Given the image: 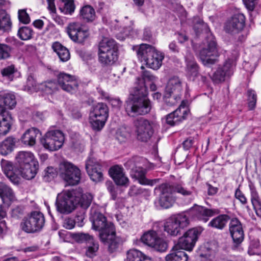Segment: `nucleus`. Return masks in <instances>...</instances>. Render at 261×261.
Listing matches in <instances>:
<instances>
[{"label":"nucleus","mask_w":261,"mask_h":261,"mask_svg":"<svg viewBox=\"0 0 261 261\" xmlns=\"http://www.w3.org/2000/svg\"><path fill=\"white\" fill-rule=\"evenodd\" d=\"M142 80L138 79L140 85L136 87L135 94L130 95L125 102V110L127 114L131 117L139 115H145L151 109L150 101L147 97L148 92L145 82H154L157 77L150 71L144 70L142 73Z\"/></svg>","instance_id":"f257e3e1"},{"label":"nucleus","mask_w":261,"mask_h":261,"mask_svg":"<svg viewBox=\"0 0 261 261\" xmlns=\"http://www.w3.org/2000/svg\"><path fill=\"white\" fill-rule=\"evenodd\" d=\"M194 191V187H187L185 184L168 183L162 184L154 188V193L159 196V203L163 208L171 207L175 201V193L183 196H190Z\"/></svg>","instance_id":"f03ea898"},{"label":"nucleus","mask_w":261,"mask_h":261,"mask_svg":"<svg viewBox=\"0 0 261 261\" xmlns=\"http://www.w3.org/2000/svg\"><path fill=\"white\" fill-rule=\"evenodd\" d=\"M92 227L99 232L100 240L109 245V249L113 252L117 248V243L115 241V229L113 224L108 222L106 217L102 214L96 213L92 221Z\"/></svg>","instance_id":"7ed1b4c3"},{"label":"nucleus","mask_w":261,"mask_h":261,"mask_svg":"<svg viewBox=\"0 0 261 261\" xmlns=\"http://www.w3.org/2000/svg\"><path fill=\"white\" fill-rule=\"evenodd\" d=\"M137 54L139 60L144 61L148 67L153 70H158L161 67L164 59L163 53L147 44H141L137 50Z\"/></svg>","instance_id":"20e7f679"},{"label":"nucleus","mask_w":261,"mask_h":261,"mask_svg":"<svg viewBox=\"0 0 261 261\" xmlns=\"http://www.w3.org/2000/svg\"><path fill=\"white\" fill-rule=\"evenodd\" d=\"M78 191L67 190L58 194L56 201L57 211L61 214L67 215L72 212L77 205L75 197L80 195Z\"/></svg>","instance_id":"39448f33"},{"label":"nucleus","mask_w":261,"mask_h":261,"mask_svg":"<svg viewBox=\"0 0 261 261\" xmlns=\"http://www.w3.org/2000/svg\"><path fill=\"white\" fill-rule=\"evenodd\" d=\"M219 55L215 38L212 34H208L199 51V59L204 65L209 66L217 62Z\"/></svg>","instance_id":"423d86ee"},{"label":"nucleus","mask_w":261,"mask_h":261,"mask_svg":"<svg viewBox=\"0 0 261 261\" xmlns=\"http://www.w3.org/2000/svg\"><path fill=\"white\" fill-rule=\"evenodd\" d=\"M44 223L45 218L43 214L34 211L23 218L20 223V227L25 232L35 233L42 229Z\"/></svg>","instance_id":"0eeeda50"},{"label":"nucleus","mask_w":261,"mask_h":261,"mask_svg":"<svg viewBox=\"0 0 261 261\" xmlns=\"http://www.w3.org/2000/svg\"><path fill=\"white\" fill-rule=\"evenodd\" d=\"M109 116V109L103 103H98L90 112L89 122L92 128L97 131L100 130L104 126Z\"/></svg>","instance_id":"6e6552de"},{"label":"nucleus","mask_w":261,"mask_h":261,"mask_svg":"<svg viewBox=\"0 0 261 261\" xmlns=\"http://www.w3.org/2000/svg\"><path fill=\"white\" fill-rule=\"evenodd\" d=\"M189 220L186 213H182L168 219L164 224V230L171 236H176L180 230L187 227Z\"/></svg>","instance_id":"1a4fd4ad"},{"label":"nucleus","mask_w":261,"mask_h":261,"mask_svg":"<svg viewBox=\"0 0 261 261\" xmlns=\"http://www.w3.org/2000/svg\"><path fill=\"white\" fill-rule=\"evenodd\" d=\"M181 83L177 77L170 79L166 87L164 96L165 102L169 106L175 105L180 100Z\"/></svg>","instance_id":"9d476101"},{"label":"nucleus","mask_w":261,"mask_h":261,"mask_svg":"<svg viewBox=\"0 0 261 261\" xmlns=\"http://www.w3.org/2000/svg\"><path fill=\"white\" fill-rule=\"evenodd\" d=\"M59 171L62 177L70 185H77L81 180V170L71 162L64 161L61 163Z\"/></svg>","instance_id":"9b49d317"},{"label":"nucleus","mask_w":261,"mask_h":261,"mask_svg":"<svg viewBox=\"0 0 261 261\" xmlns=\"http://www.w3.org/2000/svg\"><path fill=\"white\" fill-rule=\"evenodd\" d=\"M64 136L62 132L59 130L48 131L44 137L40 140L41 144L46 149L49 151H56L63 145Z\"/></svg>","instance_id":"f8f14e48"},{"label":"nucleus","mask_w":261,"mask_h":261,"mask_svg":"<svg viewBox=\"0 0 261 261\" xmlns=\"http://www.w3.org/2000/svg\"><path fill=\"white\" fill-rule=\"evenodd\" d=\"M201 232V228L190 229L178 239V242L174 246L180 250L191 251Z\"/></svg>","instance_id":"ddd939ff"},{"label":"nucleus","mask_w":261,"mask_h":261,"mask_svg":"<svg viewBox=\"0 0 261 261\" xmlns=\"http://www.w3.org/2000/svg\"><path fill=\"white\" fill-rule=\"evenodd\" d=\"M141 240L144 244L159 252H164L168 248L167 243L160 238L154 230H150L145 232L142 236Z\"/></svg>","instance_id":"4468645a"},{"label":"nucleus","mask_w":261,"mask_h":261,"mask_svg":"<svg viewBox=\"0 0 261 261\" xmlns=\"http://www.w3.org/2000/svg\"><path fill=\"white\" fill-rule=\"evenodd\" d=\"M152 124V122L144 118L137 119L134 125L137 139L142 142L147 141L153 133Z\"/></svg>","instance_id":"2eb2a0df"},{"label":"nucleus","mask_w":261,"mask_h":261,"mask_svg":"<svg viewBox=\"0 0 261 261\" xmlns=\"http://www.w3.org/2000/svg\"><path fill=\"white\" fill-rule=\"evenodd\" d=\"M236 59L228 58L222 65H220L211 77L215 83L224 82L226 78L231 76L236 66Z\"/></svg>","instance_id":"dca6fc26"},{"label":"nucleus","mask_w":261,"mask_h":261,"mask_svg":"<svg viewBox=\"0 0 261 261\" xmlns=\"http://www.w3.org/2000/svg\"><path fill=\"white\" fill-rule=\"evenodd\" d=\"M217 245L213 242H207L201 246L199 255L200 261H237L234 257L226 256L215 259Z\"/></svg>","instance_id":"f3484780"},{"label":"nucleus","mask_w":261,"mask_h":261,"mask_svg":"<svg viewBox=\"0 0 261 261\" xmlns=\"http://www.w3.org/2000/svg\"><path fill=\"white\" fill-rule=\"evenodd\" d=\"M67 33L72 40L80 43H83L89 36L88 31L83 28L80 22H77L68 24Z\"/></svg>","instance_id":"a211bd4d"},{"label":"nucleus","mask_w":261,"mask_h":261,"mask_svg":"<svg viewBox=\"0 0 261 261\" xmlns=\"http://www.w3.org/2000/svg\"><path fill=\"white\" fill-rule=\"evenodd\" d=\"M57 80L59 85L65 91L73 93L77 90L78 82L70 74L61 72L58 74Z\"/></svg>","instance_id":"6ab92c4d"},{"label":"nucleus","mask_w":261,"mask_h":261,"mask_svg":"<svg viewBox=\"0 0 261 261\" xmlns=\"http://www.w3.org/2000/svg\"><path fill=\"white\" fill-rule=\"evenodd\" d=\"M245 23V16L243 14H237L226 23L225 30L232 35L238 34L243 29Z\"/></svg>","instance_id":"aec40b11"},{"label":"nucleus","mask_w":261,"mask_h":261,"mask_svg":"<svg viewBox=\"0 0 261 261\" xmlns=\"http://www.w3.org/2000/svg\"><path fill=\"white\" fill-rule=\"evenodd\" d=\"M100 165L93 158H89L86 163V169L91 180L99 182L102 180Z\"/></svg>","instance_id":"412c9836"},{"label":"nucleus","mask_w":261,"mask_h":261,"mask_svg":"<svg viewBox=\"0 0 261 261\" xmlns=\"http://www.w3.org/2000/svg\"><path fill=\"white\" fill-rule=\"evenodd\" d=\"M188 114V108L182 101L178 108L167 116L166 123L170 126H174L185 119Z\"/></svg>","instance_id":"4be33fe9"},{"label":"nucleus","mask_w":261,"mask_h":261,"mask_svg":"<svg viewBox=\"0 0 261 261\" xmlns=\"http://www.w3.org/2000/svg\"><path fill=\"white\" fill-rule=\"evenodd\" d=\"M16 105V96L12 92H0V112L9 113L7 108L13 109Z\"/></svg>","instance_id":"5701e85b"},{"label":"nucleus","mask_w":261,"mask_h":261,"mask_svg":"<svg viewBox=\"0 0 261 261\" xmlns=\"http://www.w3.org/2000/svg\"><path fill=\"white\" fill-rule=\"evenodd\" d=\"M109 174L117 185L127 187L129 179L125 175L122 167L115 165L109 169Z\"/></svg>","instance_id":"b1692460"},{"label":"nucleus","mask_w":261,"mask_h":261,"mask_svg":"<svg viewBox=\"0 0 261 261\" xmlns=\"http://www.w3.org/2000/svg\"><path fill=\"white\" fill-rule=\"evenodd\" d=\"M229 229L233 242L237 244H240L244 237L241 222L237 218L231 219L229 224Z\"/></svg>","instance_id":"393cba45"},{"label":"nucleus","mask_w":261,"mask_h":261,"mask_svg":"<svg viewBox=\"0 0 261 261\" xmlns=\"http://www.w3.org/2000/svg\"><path fill=\"white\" fill-rule=\"evenodd\" d=\"M15 160L18 168L38 164L34 154L30 151H21L17 152Z\"/></svg>","instance_id":"a878e982"},{"label":"nucleus","mask_w":261,"mask_h":261,"mask_svg":"<svg viewBox=\"0 0 261 261\" xmlns=\"http://www.w3.org/2000/svg\"><path fill=\"white\" fill-rule=\"evenodd\" d=\"M2 168L4 174L14 185H18L20 182V177L17 173L18 171L14 170L12 162L2 160Z\"/></svg>","instance_id":"bb28decb"},{"label":"nucleus","mask_w":261,"mask_h":261,"mask_svg":"<svg viewBox=\"0 0 261 261\" xmlns=\"http://www.w3.org/2000/svg\"><path fill=\"white\" fill-rule=\"evenodd\" d=\"M118 46L116 41L108 38L101 40L98 44V55L100 56L108 53L118 51Z\"/></svg>","instance_id":"cd10ccee"},{"label":"nucleus","mask_w":261,"mask_h":261,"mask_svg":"<svg viewBox=\"0 0 261 261\" xmlns=\"http://www.w3.org/2000/svg\"><path fill=\"white\" fill-rule=\"evenodd\" d=\"M185 60L187 76L190 80L194 81L199 74L198 64L195 61L194 57L190 54L186 56Z\"/></svg>","instance_id":"c85d7f7f"},{"label":"nucleus","mask_w":261,"mask_h":261,"mask_svg":"<svg viewBox=\"0 0 261 261\" xmlns=\"http://www.w3.org/2000/svg\"><path fill=\"white\" fill-rule=\"evenodd\" d=\"M41 134L40 130L35 127L28 129L21 137V141L24 145L32 147L36 143V139Z\"/></svg>","instance_id":"c756f323"},{"label":"nucleus","mask_w":261,"mask_h":261,"mask_svg":"<svg viewBox=\"0 0 261 261\" xmlns=\"http://www.w3.org/2000/svg\"><path fill=\"white\" fill-rule=\"evenodd\" d=\"M190 212L194 213L198 219L203 220L205 222L208 220L206 217H212L219 213L218 209H209L201 206L193 207L190 210Z\"/></svg>","instance_id":"7c9ffc66"},{"label":"nucleus","mask_w":261,"mask_h":261,"mask_svg":"<svg viewBox=\"0 0 261 261\" xmlns=\"http://www.w3.org/2000/svg\"><path fill=\"white\" fill-rule=\"evenodd\" d=\"M13 123V118L10 113L0 112V136L6 135Z\"/></svg>","instance_id":"2f4dec72"},{"label":"nucleus","mask_w":261,"mask_h":261,"mask_svg":"<svg viewBox=\"0 0 261 261\" xmlns=\"http://www.w3.org/2000/svg\"><path fill=\"white\" fill-rule=\"evenodd\" d=\"M188 254L184 251L175 248L174 246L165 257L166 261H188Z\"/></svg>","instance_id":"473e14b6"},{"label":"nucleus","mask_w":261,"mask_h":261,"mask_svg":"<svg viewBox=\"0 0 261 261\" xmlns=\"http://www.w3.org/2000/svg\"><path fill=\"white\" fill-rule=\"evenodd\" d=\"M0 197L4 203L11 202L15 199L13 190L3 182H0Z\"/></svg>","instance_id":"72a5a7b5"},{"label":"nucleus","mask_w":261,"mask_h":261,"mask_svg":"<svg viewBox=\"0 0 261 261\" xmlns=\"http://www.w3.org/2000/svg\"><path fill=\"white\" fill-rule=\"evenodd\" d=\"M79 15L81 19L87 22H92L96 18L94 9L89 5H85L81 8Z\"/></svg>","instance_id":"f704fd0d"},{"label":"nucleus","mask_w":261,"mask_h":261,"mask_svg":"<svg viewBox=\"0 0 261 261\" xmlns=\"http://www.w3.org/2000/svg\"><path fill=\"white\" fill-rule=\"evenodd\" d=\"M15 139L12 137L6 138L0 143V154L2 155H7L12 152L15 146Z\"/></svg>","instance_id":"c9c22d12"},{"label":"nucleus","mask_w":261,"mask_h":261,"mask_svg":"<svg viewBox=\"0 0 261 261\" xmlns=\"http://www.w3.org/2000/svg\"><path fill=\"white\" fill-rule=\"evenodd\" d=\"M38 164L18 168V172L24 178L30 180L34 178L38 169Z\"/></svg>","instance_id":"e433bc0d"},{"label":"nucleus","mask_w":261,"mask_h":261,"mask_svg":"<svg viewBox=\"0 0 261 261\" xmlns=\"http://www.w3.org/2000/svg\"><path fill=\"white\" fill-rule=\"evenodd\" d=\"M52 48L61 61L66 62L70 59V56L68 49L60 43L57 42L53 43Z\"/></svg>","instance_id":"4c0bfd02"},{"label":"nucleus","mask_w":261,"mask_h":261,"mask_svg":"<svg viewBox=\"0 0 261 261\" xmlns=\"http://www.w3.org/2000/svg\"><path fill=\"white\" fill-rule=\"evenodd\" d=\"M73 191H78L80 194L78 196L75 197V199L77 201V205H80L84 208H88L90 205L93 199V196L90 193L83 194L81 189L72 190Z\"/></svg>","instance_id":"58836bf2"},{"label":"nucleus","mask_w":261,"mask_h":261,"mask_svg":"<svg viewBox=\"0 0 261 261\" xmlns=\"http://www.w3.org/2000/svg\"><path fill=\"white\" fill-rule=\"evenodd\" d=\"M126 261H152L142 252L137 249H130L127 251Z\"/></svg>","instance_id":"ea45409f"},{"label":"nucleus","mask_w":261,"mask_h":261,"mask_svg":"<svg viewBox=\"0 0 261 261\" xmlns=\"http://www.w3.org/2000/svg\"><path fill=\"white\" fill-rule=\"evenodd\" d=\"M12 22L9 14L4 10L0 11V31L8 32L11 29Z\"/></svg>","instance_id":"a19ab883"},{"label":"nucleus","mask_w":261,"mask_h":261,"mask_svg":"<svg viewBox=\"0 0 261 261\" xmlns=\"http://www.w3.org/2000/svg\"><path fill=\"white\" fill-rule=\"evenodd\" d=\"M118 59V51L98 56L99 62L103 66H109L114 64Z\"/></svg>","instance_id":"79ce46f5"},{"label":"nucleus","mask_w":261,"mask_h":261,"mask_svg":"<svg viewBox=\"0 0 261 261\" xmlns=\"http://www.w3.org/2000/svg\"><path fill=\"white\" fill-rule=\"evenodd\" d=\"M229 220V217L226 215H221L212 219L208 225L213 227L222 229L226 225Z\"/></svg>","instance_id":"37998d69"},{"label":"nucleus","mask_w":261,"mask_h":261,"mask_svg":"<svg viewBox=\"0 0 261 261\" xmlns=\"http://www.w3.org/2000/svg\"><path fill=\"white\" fill-rule=\"evenodd\" d=\"M59 9L65 14H71L75 10L73 0H60Z\"/></svg>","instance_id":"c03bdc74"},{"label":"nucleus","mask_w":261,"mask_h":261,"mask_svg":"<svg viewBox=\"0 0 261 261\" xmlns=\"http://www.w3.org/2000/svg\"><path fill=\"white\" fill-rule=\"evenodd\" d=\"M38 90L47 94H51L57 90V84L52 81L45 82L38 85Z\"/></svg>","instance_id":"a18cd8bd"},{"label":"nucleus","mask_w":261,"mask_h":261,"mask_svg":"<svg viewBox=\"0 0 261 261\" xmlns=\"http://www.w3.org/2000/svg\"><path fill=\"white\" fill-rule=\"evenodd\" d=\"M145 171L140 167H135L133 168L130 172V175L132 178L138 180L139 182L142 185V182L144 181L145 177Z\"/></svg>","instance_id":"49530a36"},{"label":"nucleus","mask_w":261,"mask_h":261,"mask_svg":"<svg viewBox=\"0 0 261 261\" xmlns=\"http://www.w3.org/2000/svg\"><path fill=\"white\" fill-rule=\"evenodd\" d=\"M71 237L79 243H85L87 244L91 242V241L94 240V238L92 236L90 235L88 233L84 232L73 233L71 234Z\"/></svg>","instance_id":"de8ad7c7"},{"label":"nucleus","mask_w":261,"mask_h":261,"mask_svg":"<svg viewBox=\"0 0 261 261\" xmlns=\"http://www.w3.org/2000/svg\"><path fill=\"white\" fill-rule=\"evenodd\" d=\"M17 72V69L14 65H11L4 68L1 70L2 76L9 81H12L14 78V74Z\"/></svg>","instance_id":"09e8293b"},{"label":"nucleus","mask_w":261,"mask_h":261,"mask_svg":"<svg viewBox=\"0 0 261 261\" xmlns=\"http://www.w3.org/2000/svg\"><path fill=\"white\" fill-rule=\"evenodd\" d=\"M87 249L86 254L87 256L92 258L96 255V253L98 250V243L94 239L91 242L87 243Z\"/></svg>","instance_id":"8fccbe9b"},{"label":"nucleus","mask_w":261,"mask_h":261,"mask_svg":"<svg viewBox=\"0 0 261 261\" xmlns=\"http://www.w3.org/2000/svg\"><path fill=\"white\" fill-rule=\"evenodd\" d=\"M33 35V31L31 29L27 27H22L18 30V35L22 40H28L30 39Z\"/></svg>","instance_id":"3c124183"},{"label":"nucleus","mask_w":261,"mask_h":261,"mask_svg":"<svg viewBox=\"0 0 261 261\" xmlns=\"http://www.w3.org/2000/svg\"><path fill=\"white\" fill-rule=\"evenodd\" d=\"M248 106L250 110L253 109L256 103V94L254 90L249 89L247 91Z\"/></svg>","instance_id":"603ef678"},{"label":"nucleus","mask_w":261,"mask_h":261,"mask_svg":"<svg viewBox=\"0 0 261 261\" xmlns=\"http://www.w3.org/2000/svg\"><path fill=\"white\" fill-rule=\"evenodd\" d=\"M57 175L56 169L52 167H47L44 171L43 178L46 181L53 179Z\"/></svg>","instance_id":"864d4df0"},{"label":"nucleus","mask_w":261,"mask_h":261,"mask_svg":"<svg viewBox=\"0 0 261 261\" xmlns=\"http://www.w3.org/2000/svg\"><path fill=\"white\" fill-rule=\"evenodd\" d=\"M250 190L251 194V201L252 205L261 202L258 194L255 188L252 186L250 185Z\"/></svg>","instance_id":"5fc2aeb1"},{"label":"nucleus","mask_w":261,"mask_h":261,"mask_svg":"<svg viewBox=\"0 0 261 261\" xmlns=\"http://www.w3.org/2000/svg\"><path fill=\"white\" fill-rule=\"evenodd\" d=\"M10 47L5 44L0 43V59H6L10 55Z\"/></svg>","instance_id":"6e6d98bb"},{"label":"nucleus","mask_w":261,"mask_h":261,"mask_svg":"<svg viewBox=\"0 0 261 261\" xmlns=\"http://www.w3.org/2000/svg\"><path fill=\"white\" fill-rule=\"evenodd\" d=\"M194 29L197 34L202 31L207 32L209 30L207 24L200 19L197 21L196 23L194 25Z\"/></svg>","instance_id":"4d7b16f0"},{"label":"nucleus","mask_w":261,"mask_h":261,"mask_svg":"<svg viewBox=\"0 0 261 261\" xmlns=\"http://www.w3.org/2000/svg\"><path fill=\"white\" fill-rule=\"evenodd\" d=\"M18 19L19 21L24 23L28 24L30 23L31 20L29 14L27 13L26 10H19L18 12Z\"/></svg>","instance_id":"13d9d810"},{"label":"nucleus","mask_w":261,"mask_h":261,"mask_svg":"<svg viewBox=\"0 0 261 261\" xmlns=\"http://www.w3.org/2000/svg\"><path fill=\"white\" fill-rule=\"evenodd\" d=\"M129 133L128 131L126 130V128L122 127L120 128L117 132L116 137L117 138L121 141H123V139L129 137Z\"/></svg>","instance_id":"bf43d9fd"},{"label":"nucleus","mask_w":261,"mask_h":261,"mask_svg":"<svg viewBox=\"0 0 261 261\" xmlns=\"http://www.w3.org/2000/svg\"><path fill=\"white\" fill-rule=\"evenodd\" d=\"M108 190L110 193L113 200H116L117 197L118 192L119 190L118 187H115L112 183L108 185Z\"/></svg>","instance_id":"052dcab7"},{"label":"nucleus","mask_w":261,"mask_h":261,"mask_svg":"<svg viewBox=\"0 0 261 261\" xmlns=\"http://www.w3.org/2000/svg\"><path fill=\"white\" fill-rule=\"evenodd\" d=\"M38 85L32 76L30 75L28 77L27 86L29 89H33L35 90H38Z\"/></svg>","instance_id":"680f3d73"},{"label":"nucleus","mask_w":261,"mask_h":261,"mask_svg":"<svg viewBox=\"0 0 261 261\" xmlns=\"http://www.w3.org/2000/svg\"><path fill=\"white\" fill-rule=\"evenodd\" d=\"M236 199L239 200L240 202L243 204H245L247 201L244 194L238 188L236 189L234 194Z\"/></svg>","instance_id":"e2e57ef3"},{"label":"nucleus","mask_w":261,"mask_h":261,"mask_svg":"<svg viewBox=\"0 0 261 261\" xmlns=\"http://www.w3.org/2000/svg\"><path fill=\"white\" fill-rule=\"evenodd\" d=\"M75 224V221L71 218H67L65 219L63 223V226L68 229H72Z\"/></svg>","instance_id":"0e129e2a"},{"label":"nucleus","mask_w":261,"mask_h":261,"mask_svg":"<svg viewBox=\"0 0 261 261\" xmlns=\"http://www.w3.org/2000/svg\"><path fill=\"white\" fill-rule=\"evenodd\" d=\"M138 159V158L136 157L128 160L124 164L125 167L127 169H130V171H132L133 168L138 167L136 164Z\"/></svg>","instance_id":"69168bd1"},{"label":"nucleus","mask_w":261,"mask_h":261,"mask_svg":"<svg viewBox=\"0 0 261 261\" xmlns=\"http://www.w3.org/2000/svg\"><path fill=\"white\" fill-rule=\"evenodd\" d=\"M244 5L248 10L253 11L256 4L257 0H243Z\"/></svg>","instance_id":"338daca9"},{"label":"nucleus","mask_w":261,"mask_h":261,"mask_svg":"<svg viewBox=\"0 0 261 261\" xmlns=\"http://www.w3.org/2000/svg\"><path fill=\"white\" fill-rule=\"evenodd\" d=\"M109 103L113 107L117 109L120 108L122 105V101L118 98H110Z\"/></svg>","instance_id":"774afa93"}]
</instances>
